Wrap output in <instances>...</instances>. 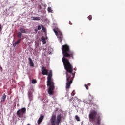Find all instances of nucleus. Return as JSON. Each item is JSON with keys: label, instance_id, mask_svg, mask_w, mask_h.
Listing matches in <instances>:
<instances>
[{"label": "nucleus", "instance_id": "obj_1", "mask_svg": "<svg viewBox=\"0 0 125 125\" xmlns=\"http://www.w3.org/2000/svg\"><path fill=\"white\" fill-rule=\"evenodd\" d=\"M62 61L64 69L66 70V75L67 82L66 83V88L68 89V88H70V85H71V84L73 83V79H74L75 77V73H73V66H72V65L70 63L68 59L63 57L62 59Z\"/></svg>", "mask_w": 125, "mask_h": 125}, {"label": "nucleus", "instance_id": "obj_2", "mask_svg": "<svg viewBox=\"0 0 125 125\" xmlns=\"http://www.w3.org/2000/svg\"><path fill=\"white\" fill-rule=\"evenodd\" d=\"M42 74L43 75L48 76L47 85L49 86L48 92L50 95H53V90H54V83L52 79V70H50L48 73V70L45 67H42Z\"/></svg>", "mask_w": 125, "mask_h": 125}, {"label": "nucleus", "instance_id": "obj_3", "mask_svg": "<svg viewBox=\"0 0 125 125\" xmlns=\"http://www.w3.org/2000/svg\"><path fill=\"white\" fill-rule=\"evenodd\" d=\"M61 121H62L61 114H58L57 116V118L56 114L54 113L52 114L50 119V122L52 125H59V124L61 123Z\"/></svg>", "mask_w": 125, "mask_h": 125}, {"label": "nucleus", "instance_id": "obj_4", "mask_svg": "<svg viewBox=\"0 0 125 125\" xmlns=\"http://www.w3.org/2000/svg\"><path fill=\"white\" fill-rule=\"evenodd\" d=\"M62 50L64 57H73L74 52L70 50V48L67 45H62Z\"/></svg>", "mask_w": 125, "mask_h": 125}, {"label": "nucleus", "instance_id": "obj_5", "mask_svg": "<svg viewBox=\"0 0 125 125\" xmlns=\"http://www.w3.org/2000/svg\"><path fill=\"white\" fill-rule=\"evenodd\" d=\"M53 31L56 34L58 39L59 40L60 43H61V41L63 39V35L62 34V32H61L60 30L57 28L54 29Z\"/></svg>", "mask_w": 125, "mask_h": 125}, {"label": "nucleus", "instance_id": "obj_6", "mask_svg": "<svg viewBox=\"0 0 125 125\" xmlns=\"http://www.w3.org/2000/svg\"><path fill=\"white\" fill-rule=\"evenodd\" d=\"M17 115L19 118L24 119L25 118V115H26V108L23 107L21 109H19L17 112Z\"/></svg>", "mask_w": 125, "mask_h": 125}, {"label": "nucleus", "instance_id": "obj_7", "mask_svg": "<svg viewBox=\"0 0 125 125\" xmlns=\"http://www.w3.org/2000/svg\"><path fill=\"white\" fill-rule=\"evenodd\" d=\"M97 115V112L95 110H91L89 114V121L92 123L95 120Z\"/></svg>", "mask_w": 125, "mask_h": 125}, {"label": "nucleus", "instance_id": "obj_8", "mask_svg": "<svg viewBox=\"0 0 125 125\" xmlns=\"http://www.w3.org/2000/svg\"><path fill=\"white\" fill-rule=\"evenodd\" d=\"M33 93V89L31 90H29L28 93V97L30 100H33V95L32 94Z\"/></svg>", "mask_w": 125, "mask_h": 125}, {"label": "nucleus", "instance_id": "obj_9", "mask_svg": "<svg viewBox=\"0 0 125 125\" xmlns=\"http://www.w3.org/2000/svg\"><path fill=\"white\" fill-rule=\"evenodd\" d=\"M43 118H44V116H43V115L41 114L40 115V117L39 118L37 121L38 125H40L41 124V122H42V120H43Z\"/></svg>", "mask_w": 125, "mask_h": 125}, {"label": "nucleus", "instance_id": "obj_10", "mask_svg": "<svg viewBox=\"0 0 125 125\" xmlns=\"http://www.w3.org/2000/svg\"><path fill=\"white\" fill-rule=\"evenodd\" d=\"M28 60L29 61L30 66H31V67H34V62H33L32 59L31 58H29Z\"/></svg>", "mask_w": 125, "mask_h": 125}, {"label": "nucleus", "instance_id": "obj_11", "mask_svg": "<svg viewBox=\"0 0 125 125\" xmlns=\"http://www.w3.org/2000/svg\"><path fill=\"white\" fill-rule=\"evenodd\" d=\"M41 41L42 42L43 44H45L46 43V42L45 41V38L44 37H42L41 38Z\"/></svg>", "mask_w": 125, "mask_h": 125}, {"label": "nucleus", "instance_id": "obj_12", "mask_svg": "<svg viewBox=\"0 0 125 125\" xmlns=\"http://www.w3.org/2000/svg\"><path fill=\"white\" fill-rule=\"evenodd\" d=\"M20 32H21V33H22L23 34H26V30L23 28H20Z\"/></svg>", "mask_w": 125, "mask_h": 125}, {"label": "nucleus", "instance_id": "obj_13", "mask_svg": "<svg viewBox=\"0 0 125 125\" xmlns=\"http://www.w3.org/2000/svg\"><path fill=\"white\" fill-rule=\"evenodd\" d=\"M20 42V40L17 41L16 42L14 43L13 44V46L14 47H15V46H16V45H17V44H18V43H19Z\"/></svg>", "mask_w": 125, "mask_h": 125}, {"label": "nucleus", "instance_id": "obj_14", "mask_svg": "<svg viewBox=\"0 0 125 125\" xmlns=\"http://www.w3.org/2000/svg\"><path fill=\"white\" fill-rule=\"evenodd\" d=\"M32 20H40V17H31Z\"/></svg>", "mask_w": 125, "mask_h": 125}, {"label": "nucleus", "instance_id": "obj_15", "mask_svg": "<svg viewBox=\"0 0 125 125\" xmlns=\"http://www.w3.org/2000/svg\"><path fill=\"white\" fill-rule=\"evenodd\" d=\"M47 10L48 12H50L51 13H53V10H52V8H51V7H48Z\"/></svg>", "mask_w": 125, "mask_h": 125}, {"label": "nucleus", "instance_id": "obj_16", "mask_svg": "<svg viewBox=\"0 0 125 125\" xmlns=\"http://www.w3.org/2000/svg\"><path fill=\"white\" fill-rule=\"evenodd\" d=\"M17 37H18V38H21V37H22V33L20 31L19 32L17 33Z\"/></svg>", "mask_w": 125, "mask_h": 125}, {"label": "nucleus", "instance_id": "obj_17", "mask_svg": "<svg viewBox=\"0 0 125 125\" xmlns=\"http://www.w3.org/2000/svg\"><path fill=\"white\" fill-rule=\"evenodd\" d=\"M100 121H101V118H100V116H98L97 124L98 125H100Z\"/></svg>", "mask_w": 125, "mask_h": 125}, {"label": "nucleus", "instance_id": "obj_18", "mask_svg": "<svg viewBox=\"0 0 125 125\" xmlns=\"http://www.w3.org/2000/svg\"><path fill=\"white\" fill-rule=\"evenodd\" d=\"M75 119L76 121H77V122H80V121H81V120L80 119V117L78 115L75 116Z\"/></svg>", "mask_w": 125, "mask_h": 125}, {"label": "nucleus", "instance_id": "obj_19", "mask_svg": "<svg viewBox=\"0 0 125 125\" xmlns=\"http://www.w3.org/2000/svg\"><path fill=\"white\" fill-rule=\"evenodd\" d=\"M6 99V96L5 95V94H4L2 96V99L3 101L4 102L5 101V99Z\"/></svg>", "mask_w": 125, "mask_h": 125}, {"label": "nucleus", "instance_id": "obj_20", "mask_svg": "<svg viewBox=\"0 0 125 125\" xmlns=\"http://www.w3.org/2000/svg\"><path fill=\"white\" fill-rule=\"evenodd\" d=\"M37 83V80H36V79H33L32 81V83L33 84H35Z\"/></svg>", "mask_w": 125, "mask_h": 125}, {"label": "nucleus", "instance_id": "obj_21", "mask_svg": "<svg viewBox=\"0 0 125 125\" xmlns=\"http://www.w3.org/2000/svg\"><path fill=\"white\" fill-rule=\"evenodd\" d=\"M41 27L43 32H44V33L45 32V28H44V27H43L42 25Z\"/></svg>", "mask_w": 125, "mask_h": 125}, {"label": "nucleus", "instance_id": "obj_22", "mask_svg": "<svg viewBox=\"0 0 125 125\" xmlns=\"http://www.w3.org/2000/svg\"><path fill=\"white\" fill-rule=\"evenodd\" d=\"M75 94H76V93H75V90H73L71 93V95L74 96Z\"/></svg>", "mask_w": 125, "mask_h": 125}, {"label": "nucleus", "instance_id": "obj_23", "mask_svg": "<svg viewBox=\"0 0 125 125\" xmlns=\"http://www.w3.org/2000/svg\"><path fill=\"white\" fill-rule=\"evenodd\" d=\"M2 31V26H1V24L0 23V32H1Z\"/></svg>", "mask_w": 125, "mask_h": 125}, {"label": "nucleus", "instance_id": "obj_24", "mask_svg": "<svg viewBox=\"0 0 125 125\" xmlns=\"http://www.w3.org/2000/svg\"><path fill=\"white\" fill-rule=\"evenodd\" d=\"M88 19H89V20H91L92 19V17H91V16H89L88 17Z\"/></svg>", "mask_w": 125, "mask_h": 125}, {"label": "nucleus", "instance_id": "obj_25", "mask_svg": "<svg viewBox=\"0 0 125 125\" xmlns=\"http://www.w3.org/2000/svg\"><path fill=\"white\" fill-rule=\"evenodd\" d=\"M42 29V27H41L40 25L38 26V30H41Z\"/></svg>", "mask_w": 125, "mask_h": 125}, {"label": "nucleus", "instance_id": "obj_26", "mask_svg": "<svg viewBox=\"0 0 125 125\" xmlns=\"http://www.w3.org/2000/svg\"><path fill=\"white\" fill-rule=\"evenodd\" d=\"M85 86L86 89L88 90V86H87V85L85 84Z\"/></svg>", "mask_w": 125, "mask_h": 125}, {"label": "nucleus", "instance_id": "obj_27", "mask_svg": "<svg viewBox=\"0 0 125 125\" xmlns=\"http://www.w3.org/2000/svg\"><path fill=\"white\" fill-rule=\"evenodd\" d=\"M2 69V67H1V66H0V70H1Z\"/></svg>", "mask_w": 125, "mask_h": 125}, {"label": "nucleus", "instance_id": "obj_28", "mask_svg": "<svg viewBox=\"0 0 125 125\" xmlns=\"http://www.w3.org/2000/svg\"><path fill=\"white\" fill-rule=\"evenodd\" d=\"M70 25H72V23H71V21H69Z\"/></svg>", "mask_w": 125, "mask_h": 125}, {"label": "nucleus", "instance_id": "obj_29", "mask_svg": "<svg viewBox=\"0 0 125 125\" xmlns=\"http://www.w3.org/2000/svg\"><path fill=\"white\" fill-rule=\"evenodd\" d=\"M76 99H78V101L80 100V99H78V98H76Z\"/></svg>", "mask_w": 125, "mask_h": 125}, {"label": "nucleus", "instance_id": "obj_30", "mask_svg": "<svg viewBox=\"0 0 125 125\" xmlns=\"http://www.w3.org/2000/svg\"><path fill=\"white\" fill-rule=\"evenodd\" d=\"M88 85H89V86L90 85V83H88Z\"/></svg>", "mask_w": 125, "mask_h": 125}]
</instances>
